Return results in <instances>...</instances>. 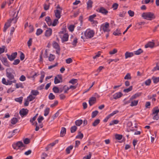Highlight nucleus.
<instances>
[{
	"mask_svg": "<svg viewBox=\"0 0 159 159\" xmlns=\"http://www.w3.org/2000/svg\"><path fill=\"white\" fill-rule=\"evenodd\" d=\"M44 118L43 116H39L37 119V120L39 123H41L42 120H44Z\"/></svg>",
	"mask_w": 159,
	"mask_h": 159,
	"instance_id": "nucleus-52",
	"label": "nucleus"
},
{
	"mask_svg": "<svg viewBox=\"0 0 159 159\" xmlns=\"http://www.w3.org/2000/svg\"><path fill=\"white\" fill-rule=\"evenodd\" d=\"M154 83H157L159 81V77H156L153 76L152 77Z\"/></svg>",
	"mask_w": 159,
	"mask_h": 159,
	"instance_id": "nucleus-36",
	"label": "nucleus"
},
{
	"mask_svg": "<svg viewBox=\"0 0 159 159\" xmlns=\"http://www.w3.org/2000/svg\"><path fill=\"white\" fill-rule=\"evenodd\" d=\"M83 137V134L81 133L80 132H79L78 134L76 136V138L77 139H82Z\"/></svg>",
	"mask_w": 159,
	"mask_h": 159,
	"instance_id": "nucleus-47",
	"label": "nucleus"
},
{
	"mask_svg": "<svg viewBox=\"0 0 159 159\" xmlns=\"http://www.w3.org/2000/svg\"><path fill=\"white\" fill-rule=\"evenodd\" d=\"M143 51L141 48L139 49L136 51L134 52V53L136 55H139L141 53L143 52Z\"/></svg>",
	"mask_w": 159,
	"mask_h": 159,
	"instance_id": "nucleus-34",
	"label": "nucleus"
},
{
	"mask_svg": "<svg viewBox=\"0 0 159 159\" xmlns=\"http://www.w3.org/2000/svg\"><path fill=\"white\" fill-rule=\"evenodd\" d=\"M77 39L76 38H75L73 42L72 43V44L74 46H75L76 45V43H77Z\"/></svg>",
	"mask_w": 159,
	"mask_h": 159,
	"instance_id": "nucleus-53",
	"label": "nucleus"
},
{
	"mask_svg": "<svg viewBox=\"0 0 159 159\" xmlns=\"http://www.w3.org/2000/svg\"><path fill=\"white\" fill-rule=\"evenodd\" d=\"M98 113V111H95L92 112V118H94L96 116Z\"/></svg>",
	"mask_w": 159,
	"mask_h": 159,
	"instance_id": "nucleus-37",
	"label": "nucleus"
},
{
	"mask_svg": "<svg viewBox=\"0 0 159 159\" xmlns=\"http://www.w3.org/2000/svg\"><path fill=\"white\" fill-rule=\"evenodd\" d=\"M96 98L94 97H92L89 100V103L90 106H91L96 102Z\"/></svg>",
	"mask_w": 159,
	"mask_h": 159,
	"instance_id": "nucleus-16",
	"label": "nucleus"
},
{
	"mask_svg": "<svg viewBox=\"0 0 159 159\" xmlns=\"http://www.w3.org/2000/svg\"><path fill=\"white\" fill-rule=\"evenodd\" d=\"M117 50L116 49H114L112 50L109 52V53L111 55H113L116 53Z\"/></svg>",
	"mask_w": 159,
	"mask_h": 159,
	"instance_id": "nucleus-56",
	"label": "nucleus"
},
{
	"mask_svg": "<svg viewBox=\"0 0 159 159\" xmlns=\"http://www.w3.org/2000/svg\"><path fill=\"white\" fill-rule=\"evenodd\" d=\"M55 58V56L54 55L52 54H50L48 58L49 61H53Z\"/></svg>",
	"mask_w": 159,
	"mask_h": 159,
	"instance_id": "nucleus-25",
	"label": "nucleus"
},
{
	"mask_svg": "<svg viewBox=\"0 0 159 159\" xmlns=\"http://www.w3.org/2000/svg\"><path fill=\"white\" fill-rule=\"evenodd\" d=\"M45 76V73L44 72H41V76L40 78L39 82L41 83L43 82V78Z\"/></svg>",
	"mask_w": 159,
	"mask_h": 159,
	"instance_id": "nucleus-33",
	"label": "nucleus"
},
{
	"mask_svg": "<svg viewBox=\"0 0 159 159\" xmlns=\"http://www.w3.org/2000/svg\"><path fill=\"white\" fill-rule=\"evenodd\" d=\"M77 82V80L76 79H73L69 81V83L74 84Z\"/></svg>",
	"mask_w": 159,
	"mask_h": 159,
	"instance_id": "nucleus-40",
	"label": "nucleus"
},
{
	"mask_svg": "<svg viewBox=\"0 0 159 159\" xmlns=\"http://www.w3.org/2000/svg\"><path fill=\"white\" fill-rule=\"evenodd\" d=\"M99 12L104 15H107L108 13V11L103 7H101L99 9Z\"/></svg>",
	"mask_w": 159,
	"mask_h": 159,
	"instance_id": "nucleus-17",
	"label": "nucleus"
},
{
	"mask_svg": "<svg viewBox=\"0 0 159 159\" xmlns=\"http://www.w3.org/2000/svg\"><path fill=\"white\" fill-rule=\"evenodd\" d=\"M151 82V79H148L145 81L144 84L146 86H149Z\"/></svg>",
	"mask_w": 159,
	"mask_h": 159,
	"instance_id": "nucleus-46",
	"label": "nucleus"
},
{
	"mask_svg": "<svg viewBox=\"0 0 159 159\" xmlns=\"http://www.w3.org/2000/svg\"><path fill=\"white\" fill-rule=\"evenodd\" d=\"M141 95V93H137L133 95L130 98L131 99H134L136 98L137 97H139Z\"/></svg>",
	"mask_w": 159,
	"mask_h": 159,
	"instance_id": "nucleus-39",
	"label": "nucleus"
},
{
	"mask_svg": "<svg viewBox=\"0 0 159 159\" xmlns=\"http://www.w3.org/2000/svg\"><path fill=\"white\" fill-rule=\"evenodd\" d=\"M62 80L61 76L59 75H58L55 77L54 83L55 84H58L62 82Z\"/></svg>",
	"mask_w": 159,
	"mask_h": 159,
	"instance_id": "nucleus-9",
	"label": "nucleus"
},
{
	"mask_svg": "<svg viewBox=\"0 0 159 159\" xmlns=\"http://www.w3.org/2000/svg\"><path fill=\"white\" fill-rule=\"evenodd\" d=\"M24 143L25 144H28L30 143V140L28 138H25L23 140Z\"/></svg>",
	"mask_w": 159,
	"mask_h": 159,
	"instance_id": "nucleus-60",
	"label": "nucleus"
},
{
	"mask_svg": "<svg viewBox=\"0 0 159 159\" xmlns=\"http://www.w3.org/2000/svg\"><path fill=\"white\" fill-rule=\"evenodd\" d=\"M116 138L118 140H120L121 139L122 137V135L116 134L115 135Z\"/></svg>",
	"mask_w": 159,
	"mask_h": 159,
	"instance_id": "nucleus-55",
	"label": "nucleus"
},
{
	"mask_svg": "<svg viewBox=\"0 0 159 159\" xmlns=\"http://www.w3.org/2000/svg\"><path fill=\"white\" fill-rule=\"evenodd\" d=\"M16 80H8L7 81L6 80V79L5 78H3L2 79V83L6 85H11L12 84V83H16Z\"/></svg>",
	"mask_w": 159,
	"mask_h": 159,
	"instance_id": "nucleus-8",
	"label": "nucleus"
},
{
	"mask_svg": "<svg viewBox=\"0 0 159 159\" xmlns=\"http://www.w3.org/2000/svg\"><path fill=\"white\" fill-rule=\"evenodd\" d=\"M118 6V4L117 3H115L113 4L112 7L114 10H116Z\"/></svg>",
	"mask_w": 159,
	"mask_h": 159,
	"instance_id": "nucleus-62",
	"label": "nucleus"
},
{
	"mask_svg": "<svg viewBox=\"0 0 159 159\" xmlns=\"http://www.w3.org/2000/svg\"><path fill=\"white\" fill-rule=\"evenodd\" d=\"M119 123V121L117 120H114L111 121L109 123V125L111 126L114 124H117Z\"/></svg>",
	"mask_w": 159,
	"mask_h": 159,
	"instance_id": "nucleus-35",
	"label": "nucleus"
},
{
	"mask_svg": "<svg viewBox=\"0 0 159 159\" xmlns=\"http://www.w3.org/2000/svg\"><path fill=\"white\" fill-rule=\"evenodd\" d=\"M16 88H23V86L22 84L21 83H17L16 84Z\"/></svg>",
	"mask_w": 159,
	"mask_h": 159,
	"instance_id": "nucleus-45",
	"label": "nucleus"
},
{
	"mask_svg": "<svg viewBox=\"0 0 159 159\" xmlns=\"http://www.w3.org/2000/svg\"><path fill=\"white\" fill-rule=\"evenodd\" d=\"M109 24L107 22H106L102 24L100 26L101 30H103L104 32H110Z\"/></svg>",
	"mask_w": 159,
	"mask_h": 159,
	"instance_id": "nucleus-6",
	"label": "nucleus"
},
{
	"mask_svg": "<svg viewBox=\"0 0 159 159\" xmlns=\"http://www.w3.org/2000/svg\"><path fill=\"white\" fill-rule=\"evenodd\" d=\"M63 89L64 90V93H67L69 89V87L66 85H65L63 86Z\"/></svg>",
	"mask_w": 159,
	"mask_h": 159,
	"instance_id": "nucleus-49",
	"label": "nucleus"
},
{
	"mask_svg": "<svg viewBox=\"0 0 159 159\" xmlns=\"http://www.w3.org/2000/svg\"><path fill=\"white\" fill-rule=\"evenodd\" d=\"M132 89V86H130L128 88L124 90V91L125 93H128Z\"/></svg>",
	"mask_w": 159,
	"mask_h": 159,
	"instance_id": "nucleus-54",
	"label": "nucleus"
},
{
	"mask_svg": "<svg viewBox=\"0 0 159 159\" xmlns=\"http://www.w3.org/2000/svg\"><path fill=\"white\" fill-rule=\"evenodd\" d=\"M60 37L61 38L62 42L67 41L68 40L69 35L67 33L64 34L62 35L61 34L60 35Z\"/></svg>",
	"mask_w": 159,
	"mask_h": 159,
	"instance_id": "nucleus-10",
	"label": "nucleus"
},
{
	"mask_svg": "<svg viewBox=\"0 0 159 159\" xmlns=\"http://www.w3.org/2000/svg\"><path fill=\"white\" fill-rule=\"evenodd\" d=\"M159 112V109L158 110L153 109L152 110V115H158V113Z\"/></svg>",
	"mask_w": 159,
	"mask_h": 159,
	"instance_id": "nucleus-59",
	"label": "nucleus"
},
{
	"mask_svg": "<svg viewBox=\"0 0 159 159\" xmlns=\"http://www.w3.org/2000/svg\"><path fill=\"white\" fill-rule=\"evenodd\" d=\"M96 16V15L95 14H93L92 15L90 16H89V20L90 21H93V18H95Z\"/></svg>",
	"mask_w": 159,
	"mask_h": 159,
	"instance_id": "nucleus-57",
	"label": "nucleus"
},
{
	"mask_svg": "<svg viewBox=\"0 0 159 159\" xmlns=\"http://www.w3.org/2000/svg\"><path fill=\"white\" fill-rule=\"evenodd\" d=\"M23 98L22 97H20L18 98H16L15 100L16 101L19 102L20 103H22Z\"/></svg>",
	"mask_w": 159,
	"mask_h": 159,
	"instance_id": "nucleus-42",
	"label": "nucleus"
},
{
	"mask_svg": "<svg viewBox=\"0 0 159 159\" xmlns=\"http://www.w3.org/2000/svg\"><path fill=\"white\" fill-rule=\"evenodd\" d=\"M43 31L41 29H38L37 30L36 32V34L37 36H39L41 34L43 33Z\"/></svg>",
	"mask_w": 159,
	"mask_h": 159,
	"instance_id": "nucleus-43",
	"label": "nucleus"
},
{
	"mask_svg": "<svg viewBox=\"0 0 159 159\" xmlns=\"http://www.w3.org/2000/svg\"><path fill=\"white\" fill-rule=\"evenodd\" d=\"M122 96V94L121 92H118L115 93L113 96V98L116 99L120 98Z\"/></svg>",
	"mask_w": 159,
	"mask_h": 159,
	"instance_id": "nucleus-14",
	"label": "nucleus"
},
{
	"mask_svg": "<svg viewBox=\"0 0 159 159\" xmlns=\"http://www.w3.org/2000/svg\"><path fill=\"white\" fill-rule=\"evenodd\" d=\"M83 123V120H78L75 121V123L76 125L78 126H80Z\"/></svg>",
	"mask_w": 159,
	"mask_h": 159,
	"instance_id": "nucleus-27",
	"label": "nucleus"
},
{
	"mask_svg": "<svg viewBox=\"0 0 159 159\" xmlns=\"http://www.w3.org/2000/svg\"><path fill=\"white\" fill-rule=\"evenodd\" d=\"M13 148L14 149H16L17 148H21L23 147H24V144L21 141H18L16 143H13L12 145Z\"/></svg>",
	"mask_w": 159,
	"mask_h": 159,
	"instance_id": "nucleus-7",
	"label": "nucleus"
},
{
	"mask_svg": "<svg viewBox=\"0 0 159 159\" xmlns=\"http://www.w3.org/2000/svg\"><path fill=\"white\" fill-rule=\"evenodd\" d=\"M48 156V154L45 153H43L42 154L41 156V159H45V158Z\"/></svg>",
	"mask_w": 159,
	"mask_h": 159,
	"instance_id": "nucleus-63",
	"label": "nucleus"
},
{
	"mask_svg": "<svg viewBox=\"0 0 159 159\" xmlns=\"http://www.w3.org/2000/svg\"><path fill=\"white\" fill-rule=\"evenodd\" d=\"M73 60L71 58H69L66 59V62L67 64H70L72 62Z\"/></svg>",
	"mask_w": 159,
	"mask_h": 159,
	"instance_id": "nucleus-61",
	"label": "nucleus"
},
{
	"mask_svg": "<svg viewBox=\"0 0 159 159\" xmlns=\"http://www.w3.org/2000/svg\"><path fill=\"white\" fill-rule=\"evenodd\" d=\"M75 28V26L73 25H70L68 27V29L71 32H73Z\"/></svg>",
	"mask_w": 159,
	"mask_h": 159,
	"instance_id": "nucleus-48",
	"label": "nucleus"
},
{
	"mask_svg": "<svg viewBox=\"0 0 159 159\" xmlns=\"http://www.w3.org/2000/svg\"><path fill=\"white\" fill-rule=\"evenodd\" d=\"M39 94V92L37 90H32L31 92V94L34 97H36V96L38 95Z\"/></svg>",
	"mask_w": 159,
	"mask_h": 159,
	"instance_id": "nucleus-21",
	"label": "nucleus"
},
{
	"mask_svg": "<svg viewBox=\"0 0 159 159\" xmlns=\"http://www.w3.org/2000/svg\"><path fill=\"white\" fill-rule=\"evenodd\" d=\"M155 45V43L154 41L152 40V41L148 42L145 45V48H153Z\"/></svg>",
	"mask_w": 159,
	"mask_h": 159,
	"instance_id": "nucleus-11",
	"label": "nucleus"
},
{
	"mask_svg": "<svg viewBox=\"0 0 159 159\" xmlns=\"http://www.w3.org/2000/svg\"><path fill=\"white\" fill-rule=\"evenodd\" d=\"M141 16L143 19L149 20L155 18L154 14L151 12H144L142 14Z\"/></svg>",
	"mask_w": 159,
	"mask_h": 159,
	"instance_id": "nucleus-4",
	"label": "nucleus"
},
{
	"mask_svg": "<svg viewBox=\"0 0 159 159\" xmlns=\"http://www.w3.org/2000/svg\"><path fill=\"white\" fill-rule=\"evenodd\" d=\"M56 9L54 11L56 17L58 19L61 17V13L62 8L60 7L59 4H57L56 7Z\"/></svg>",
	"mask_w": 159,
	"mask_h": 159,
	"instance_id": "nucleus-5",
	"label": "nucleus"
},
{
	"mask_svg": "<svg viewBox=\"0 0 159 159\" xmlns=\"http://www.w3.org/2000/svg\"><path fill=\"white\" fill-rule=\"evenodd\" d=\"M92 154L90 152H89V154L88 155L85 156L84 157V159H90L91 157Z\"/></svg>",
	"mask_w": 159,
	"mask_h": 159,
	"instance_id": "nucleus-51",
	"label": "nucleus"
},
{
	"mask_svg": "<svg viewBox=\"0 0 159 159\" xmlns=\"http://www.w3.org/2000/svg\"><path fill=\"white\" fill-rule=\"evenodd\" d=\"M113 34L116 36L119 35L121 34V32L119 29H117L116 30L114 31Z\"/></svg>",
	"mask_w": 159,
	"mask_h": 159,
	"instance_id": "nucleus-31",
	"label": "nucleus"
},
{
	"mask_svg": "<svg viewBox=\"0 0 159 159\" xmlns=\"http://www.w3.org/2000/svg\"><path fill=\"white\" fill-rule=\"evenodd\" d=\"M58 19L57 18L54 19L53 22L52 23V25L53 26H56L58 23Z\"/></svg>",
	"mask_w": 159,
	"mask_h": 159,
	"instance_id": "nucleus-50",
	"label": "nucleus"
},
{
	"mask_svg": "<svg viewBox=\"0 0 159 159\" xmlns=\"http://www.w3.org/2000/svg\"><path fill=\"white\" fill-rule=\"evenodd\" d=\"M50 109L49 108H47L44 110V115L45 116H47L49 113Z\"/></svg>",
	"mask_w": 159,
	"mask_h": 159,
	"instance_id": "nucleus-38",
	"label": "nucleus"
},
{
	"mask_svg": "<svg viewBox=\"0 0 159 159\" xmlns=\"http://www.w3.org/2000/svg\"><path fill=\"white\" fill-rule=\"evenodd\" d=\"M66 132V128L65 127H62L60 132V136L63 137L65 136Z\"/></svg>",
	"mask_w": 159,
	"mask_h": 159,
	"instance_id": "nucleus-19",
	"label": "nucleus"
},
{
	"mask_svg": "<svg viewBox=\"0 0 159 159\" xmlns=\"http://www.w3.org/2000/svg\"><path fill=\"white\" fill-rule=\"evenodd\" d=\"M93 2L91 0H89L87 3V8L88 9H89L92 7Z\"/></svg>",
	"mask_w": 159,
	"mask_h": 159,
	"instance_id": "nucleus-23",
	"label": "nucleus"
},
{
	"mask_svg": "<svg viewBox=\"0 0 159 159\" xmlns=\"http://www.w3.org/2000/svg\"><path fill=\"white\" fill-rule=\"evenodd\" d=\"M28 112V110L26 109H22L20 111V115L22 117L26 115Z\"/></svg>",
	"mask_w": 159,
	"mask_h": 159,
	"instance_id": "nucleus-13",
	"label": "nucleus"
},
{
	"mask_svg": "<svg viewBox=\"0 0 159 159\" xmlns=\"http://www.w3.org/2000/svg\"><path fill=\"white\" fill-rule=\"evenodd\" d=\"M100 122V120L99 119H97L95 120L92 123V125L94 127L96 126Z\"/></svg>",
	"mask_w": 159,
	"mask_h": 159,
	"instance_id": "nucleus-26",
	"label": "nucleus"
},
{
	"mask_svg": "<svg viewBox=\"0 0 159 159\" xmlns=\"http://www.w3.org/2000/svg\"><path fill=\"white\" fill-rule=\"evenodd\" d=\"M15 73L13 69L11 68H8L6 69V76L10 80H15Z\"/></svg>",
	"mask_w": 159,
	"mask_h": 159,
	"instance_id": "nucleus-3",
	"label": "nucleus"
},
{
	"mask_svg": "<svg viewBox=\"0 0 159 159\" xmlns=\"http://www.w3.org/2000/svg\"><path fill=\"white\" fill-rule=\"evenodd\" d=\"M138 100H131V102H130V106L131 107L136 106L138 104Z\"/></svg>",
	"mask_w": 159,
	"mask_h": 159,
	"instance_id": "nucleus-18",
	"label": "nucleus"
},
{
	"mask_svg": "<svg viewBox=\"0 0 159 159\" xmlns=\"http://www.w3.org/2000/svg\"><path fill=\"white\" fill-rule=\"evenodd\" d=\"M35 97L34 96H33L32 95H31V94L28 96L27 98V100L29 101L30 102L31 101L33 100L35 98Z\"/></svg>",
	"mask_w": 159,
	"mask_h": 159,
	"instance_id": "nucleus-32",
	"label": "nucleus"
},
{
	"mask_svg": "<svg viewBox=\"0 0 159 159\" xmlns=\"http://www.w3.org/2000/svg\"><path fill=\"white\" fill-rule=\"evenodd\" d=\"M18 13V11L17 13H16V12H13L14 14L13 15V17L12 18L8 20L7 22L5 24L3 29L4 32H6L7 29L10 26V24L11 22H13L14 24H15L16 23L18 19V18H17V17Z\"/></svg>",
	"mask_w": 159,
	"mask_h": 159,
	"instance_id": "nucleus-1",
	"label": "nucleus"
},
{
	"mask_svg": "<svg viewBox=\"0 0 159 159\" xmlns=\"http://www.w3.org/2000/svg\"><path fill=\"white\" fill-rule=\"evenodd\" d=\"M133 53L132 52H126L125 54V58L127 59L129 57H130L133 56Z\"/></svg>",
	"mask_w": 159,
	"mask_h": 159,
	"instance_id": "nucleus-24",
	"label": "nucleus"
},
{
	"mask_svg": "<svg viewBox=\"0 0 159 159\" xmlns=\"http://www.w3.org/2000/svg\"><path fill=\"white\" fill-rule=\"evenodd\" d=\"M45 21H46L47 24L49 26L52 25V21L50 17L49 16H47L45 18Z\"/></svg>",
	"mask_w": 159,
	"mask_h": 159,
	"instance_id": "nucleus-20",
	"label": "nucleus"
},
{
	"mask_svg": "<svg viewBox=\"0 0 159 159\" xmlns=\"http://www.w3.org/2000/svg\"><path fill=\"white\" fill-rule=\"evenodd\" d=\"M52 33V29L51 28H49L46 31L45 35L47 37H49L51 35Z\"/></svg>",
	"mask_w": 159,
	"mask_h": 159,
	"instance_id": "nucleus-15",
	"label": "nucleus"
},
{
	"mask_svg": "<svg viewBox=\"0 0 159 159\" xmlns=\"http://www.w3.org/2000/svg\"><path fill=\"white\" fill-rule=\"evenodd\" d=\"M128 13L129 16L131 17L133 16L134 15V12L130 10L128 11Z\"/></svg>",
	"mask_w": 159,
	"mask_h": 159,
	"instance_id": "nucleus-64",
	"label": "nucleus"
},
{
	"mask_svg": "<svg viewBox=\"0 0 159 159\" xmlns=\"http://www.w3.org/2000/svg\"><path fill=\"white\" fill-rule=\"evenodd\" d=\"M83 35L81 36V38L84 40L85 39H89L93 37L94 34V32L93 30L90 29L87 30L84 34L82 33Z\"/></svg>",
	"mask_w": 159,
	"mask_h": 159,
	"instance_id": "nucleus-2",
	"label": "nucleus"
},
{
	"mask_svg": "<svg viewBox=\"0 0 159 159\" xmlns=\"http://www.w3.org/2000/svg\"><path fill=\"white\" fill-rule=\"evenodd\" d=\"M53 91L55 93H57L59 92L60 90H59V89L56 87H54L52 89Z\"/></svg>",
	"mask_w": 159,
	"mask_h": 159,
	"instance_id": "nucleus-41",
	"label": "nucleus"
},
{
	"mask_svg": "<svg viewBox=\"0 0 159 159\" xmlns=\"http://www.w3.org/2000/svg\"><path fill=\"white\" fill-rule=\"evenodd\" d=\"M17 55V52H16L12 53L11 55L7 54V56L8 59L11 61L16 58Z\"/></svg>",
	"mask_w": 159,
	"mask_h": 159,
	"instance_id": "nucleus-12",
	"label": "nucleus"
},
{
	"mask_svg": "<svg viewBox=\"0 0 159 159\" xmlns=\"http://www.w3.org/2000/svg\"><path fill=\"white\" fill-rule=\"evenodd\" d=\"M124 79L125 80H131V77L130 74L129 73H127L125 76Z\"/></svg>",
	"mask_w": 159,
	"mask_h": 159,
	"instance_id": "nucleus-29",
	"label": "nucleus"
},
{
	"mask_svg": "<svg viewBox=\"0 0 159 159\" xmlns=\"http://www.w3.org/2000/svg\"><path fill=\"white\" fill-rule=\"evenodd\" d=\"M77 129V127L75 126L74 125L70 128V132L71 133H74L75 131H76Z\"/></svg>",
	"mask_w": 159,
	"mask_h": 159,
	"instance_id": "nucleus-28",
	"label": "nucleus"
},
{
	"mask_svg": "<svg viewBox=\"0 0 159 159\" xmlns=\"http://www.w3.org/2000/svg\"><path fill=\"white\" fill-rule=\"evenodd\" d=\"M52 46L53 48H55L56 49L60 48L59 45L56 42H53Z\"/></svg>",
	"mask_w": 159,
	"mask_h": 159,
	"instance_id": "nucleus-30",
	"label": "nucleus"
},
{
	"mask_svg": "<svg viewBox=\"0 0 159 159\" xmlns=\"http://www.w3.org/2000/svg\"><path fill=\"white\" fill-rule=\"evenodd\" d=\"M50 100H52L55 98V96L52 93H50L48 96Z\"/></svg>",
	"mask_w": 159,
	"mask_h": 159,
	"instance_id": "nucleus-58",
	"label": "nucleus"
},
{
	"mask_svg": "<svg viewBox=\"0 0 159 159\" xmlns=\"http://www.w3.org/2000/svg\"><path fill=\"white\" fill-rule=\"evenodd\" d=\"M17 119L16 118H13L11 120V123L13 125H14L17 122Z\"/></svg>",
	"mask_w": 159,
	"mask_h": 159,
	"instance_id": "nucleus-44",
	"label": "nucleus"
},
{
	"mask_svg": "<svg viewBox=\"0 0 159 159\" xmlns=\"http://www.w3.org/2000/svg\"><path fill=\"white\" fill-rule=\"evenodd\" d=\"M38 115V114H36L32 118L30 119V122L31 123L32 125H34V121L36 120Z\"/></svg>",
	"mask_w": 159,
	"mask_h": 159,
	"instance_id": "nucleus-22",
	"label": "nucleus"
}]
</instances>
